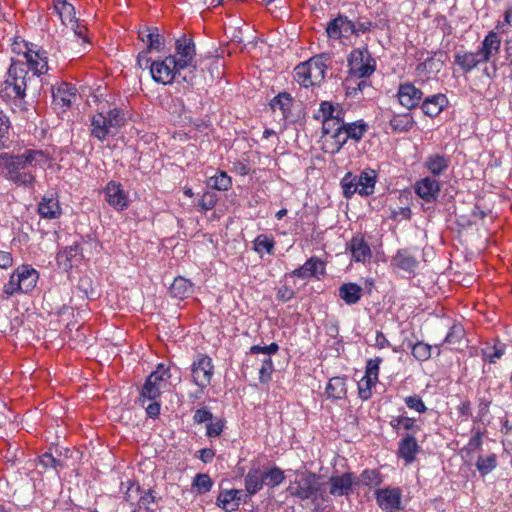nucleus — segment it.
Returning a JSON list of instances; mask_svg holds the SVG:
<instances>
[{
  "label": "nucleus",
  "instance_id": "f704fd0d",
  "mask_svg": "<svg viewBox=\"0 0 512 512\" xmlns=\"http://www.w3.org/2000/svg\"><path fill=\"white\" fill-rule=\"evenodd\" d=\"M192 293L193 284L183 277H176L170 286L171 296L180 300L189 297Z\"/></svg>",
  "mask_w": 512,
  "mask_h": 512
},
{
  "label": "nucleus",
  "instance_id": "864d4df0",
  "mask_svg": "<svg viewBox=\"0 0 512 512\" xmlns=\"http://www.w3.org/2000/svg\"><path fill=\"white\" fill-rule=\"evenodd\" d=\"M80 248L78 245L66 247L63 251H60L57 255V260L63 263L65 267L73 266V258L79 254Z\"/></svg>",
  "mask_w": 512,
  "mask_h": 512
},
{
  "label": "nucleus",
  "instance_id": "2f4dec72",
  "mask_svg": "<svg viewBox=\"0 0 512 512\" xmlns=\"http://www.w3.org/2000/svg\"><path fill=\"white\" fill-rule=\"evenodd\" d=\"M338 292L339 297L347 305H354L360 301L363 289L358 284L349 282L342 284Z\"/></svg>",
  "mask_w": 512,
  "mask_h": 512
},
{
  "label": "nucleus",
  "instance_id": "f3484780",
  "mask_svg": "<svg viewBox=\"0 0 512 512\" xmlns=\"http://www.w3.org/2000/svg\"><path fill=\"white\" fill-rule=\"evenodd\" d=\"M104 194L107 203L117 210H124L129 205L128 194L118 182H108L104 188Z\"/></svg>",
  "mask_w": 512,
  "mask_h": 512
},
{
  "label": "nucleus",
  "instance_id": "c9c22d12",
  "mask_svg": "<svg viewBox=\"0 0 512 512\" xmlns=\"http://www.w3.org/2000/svg\"><path fill=\"white\" fill-rule=\"evenodd\" d=\"M414 123V119L409 113L394 115L389 121L392 131L396 133L408 132Z\"/></svg>",
  "mask_w": 512,
  "mask_h": 512
},
{
  "label": "nucleus",
  "instance_id": "ddd939ff",
  "mask_svg": "<svg viewBox=\"0 0 512 512\" xmlns=\"http://www.w3.org/2000/svg\"><path fill=\"white\" fill-rule=\"evenodd\" d=\"M329 485V496H348L355 485V476L351 472L343 473L342 475H332L326 486Z\"/></svg>",
  "mask_w": 512,
  "mask_h": 512
},
{
  "label": "nucleus",
  "instance_id": "a878e982",
  "mask_svg": "<svg viewBox=\"0 0 512 512\" xmlns=\"http://www.w3.org/2000/svg\"><path fill=\"white\" fill-rule=\"evenodd\" d=\"M443 68V61L435 56L427 58L416 67V75L422 81H428L431 76L437 75Z\"/></svg>",
  "mask_w": 512,
  "mask_h": 512
},
{
  "label": "nucleus",
  "instance_id": "338daca9",
  "mask_svg": "<svg viewBox=\"0 0 512 512\" xmlns=\"http://www.w3.org/2000/svg\"><path fill=\"white\" fill-rule=\"evenodd\" d=\"M212 419L213 414L206 408L197 409L193 416V420L196 423H204L207 421H211Z\"/></svg>",
  "mask_w": 512,
  "mask_h": 512
},
{
  "label": "nucleus",
  "instance_id": "f8f14e48",
  "mask_svg": "<svg viewBox=\"0 0 512 512\" xmlns=\"http://www.w3.org/2000/svg\"><path fill=\"white\" fill-rule=\"evenodd\" d=\"M139 38L143 43L147 45V49L140 52L137 57V62L140 67H143V62L148 58L149 52L162 51L164 47V40L158 33V29L154 27H146L144 30L139 32Z\"/></svg>",
  "mask_w": 512,
  "mask_h": 512
},
{
  "label": "nucleus",
  "instance_id": "72a5a7b5",
  "mask_svg": "<svg viewBox=\"0 0 512 512\" xmlns=\"http://www.w3.org/2000/svg\"><path fill=\"white\" fill-rule=\"evenodd\" d=\"M263 470L260 468L250 469L245 476V488L250 495L256 494L264 486Z\"/></svg>",
  "mask_w": 512,
  "mask_h": 512
},
{
  "label": "nucleus",
  "instance_id": "2eb2a0df",
  "mask_svg": "<svg viewBox=\"0 0 512 512\" xmlns=\"http://www.w3.org/2000/svg\"><path fill=\"white\" fill-rule=\"evenodd\" d=\"M52 97L55 107L65 111L76 99V88L69 83L61 82L52 87Z\"/></svg>",
  "mask_w": 512,
  "mask_h": 512
},
{
  "label": "nucleus",
  "instance_id": "9d476101",
  "mask_svg": "<svg viewBox=\"0 0 512 512\" xmlns=\"http://www.w3.org/2000/svg\"><path fill=\"white\" fill-rule=\"evenodd\" d=\"M54 11L58 14L61 22L65 26H70L75 37L79 38L82 43H88L87 28L81 25L75 17V8L66 0H55Z\"/></svg>",
  "mask_w": 512,
  "mask_h": 512
},
{
  "label": "nucleus",
  "instance_id": "9b49d317",
  "mask_svg": "<svg viewBox=\"0 0 512 512\" xmlns=\"http://www.w3.org/2000/svg\"><path fill=\"white\" fill-rule=\"evenodd\" d=\"M213 373L212 359L207 355H200L191 365L192 381L201 392L210 385Z\"/></svg>",
  "mask_w": 512,
  "mask_h": 512
},
{
  "label": "nucleus",
  "instance_id": "49530a36",
  "mask_svg": "<svg viewBox=\"0 0 512 512\" xmlns=\"http://www.w3.org/2000/svg\"><path fill=\"white\" fill-rule=\"evenodd\" d=\"M413 357L421 362L427 361L432 355V346L419 341L415 344H409Z\"/></svg>",
  "mask_w": 512,
  "mask_h": 512
},
{
  "label": "nucleus",
  "instance_id": "774afa93",
  "mask_svg": "<svg viewBox=\"0 0 512 512\" xmlns=\"http://www.w3.org/2000/svg\"><path fill=\"white\" fill-rule=\"evenodd\" d=\"M215 205L216 199L214 195L209 193L204 194L199 201V206L205 211L213 209Z\"/></svg>",
  "mask_w": 512,
  "mask_h": 512
},
{
  "label": "nucleus",
  "instance_id": "bb28decb",
  "mask_svg": "<svg viewBox=\"0 0 512 512\" xmlns=\"http://www.w3.org/2000/svg\"><path fill=\"white\" fill-rule=\"evenodd\" d=\"M38 213L41 218L56 219L60 217L62 211L58 198L53 194L44 196L38 204Z\"/></svg>",
  "mask_w": 512,
  "mask_h": 512
},
{
  "label": "nucleus",
  "instance_id": "4be33fe9",
  "mask_svg": "<svg viewBox=\"0 0 512 512\" xmlns=\"http://www.w3.org/2000/svg\"><path fill=\"white\" fill-rule=\"evenodd\" d=\"M501 39L499 35L490 31L483 39L481 46L478 49L481 59L487 63L490 59L500 52Z\"/></svg>",
  "mask_w": 512,
  "mask_h": 512
},
{
  "label": "nucleus",
  "instance_id": "e433bc0d",
  "mask_svg": "<svg viewBox=\"0 0 512 512\" xmlns=\"http://www.w3.org/2000/svg\"><path fill=\"white\" fill-rule=\"evenodd\" d=\"M322 266V262L316 258H309L301 267L292 272L293 276L306 279L316 276L318 268Z\"/></svg>",
  "mask_w": 512,
  "mask_h": 512
},
{
  "label": "nucleus",
  "instance_id": "6ab92c4d",
  "mask_svg": "<svg viewBox=\"0 0 512 512\" xmlns=\"http://www.w3.org/2000/svg\"><path fill=\"white\" fill-rule=\"evenodd\" d=\"M418 259L409 249H399L391 259V266L402 270L409 275L415 273L418 267Z\"/></svg>",
  "mask_w": 512,
  "mask_h": 512
},
{
  "label": "nucleus",
  "instance_id": "c756f323",
  "mask_svg": "<svg viewBox=\"0 0 512 512\" xmlns=\"http://www.w3.org/2000/svg\"><path fill=\"white\" fill-rule=\"evenodd\" d=\"M325 394L332 400L344 399L347 395L346 377H332L327 383Z\"/></svg>",
  "mask_w": 512,
  "mask_h": 512
},
{
  "label": "nucleus",
  "instance_id": "09e8293b",
  "mask_svg": "<svg viewBox=\"0 0 512 512\" xmlns=\"http://www.w3.org/2000/svg\"><path fill=\"white\" fill-rule=\"evenodd\" d=\"M264 482L269 487H276L284 481V472L278 467L263 470Z\"/></svg>",
  "mask_w": 512,
  "mask_h": 512
},
{
  "label": "nucleus",
  "instance_id": "dca6fc26",
  "mask_svg": "<svg viewBox=\"0 0 512 512\" xmlns=\"http://www.w3.org/2000/svg\"><path fill=\"white\" fill-rule=\"evenodd\" d=\"M175 51L176 62L178 63V68H188L193 65V61L195 58V45L192 39L187 38L186 36H182L176 40L175 43Z\"/></svg>",
  "mask_w": 512,
  "mask_h": 512
},
{
  "label": "nucleus",
  "instance_id": "b1692460",
  "mask_svg": "<svg viewBox=\"0 0 512 512\" xmlns=\"http://www.w3.org/2000/svg\"><path fill=\"white\" fill-rule=\"evenodd\" d=\"M415 192L426 202L434 201L440 192V183L430 177L423 178L415 184Z\"/></svg>",
  "mask_w": 512,
  "mask_h": 512
},
{
  "label": "nucleus",
  "instance_id": "5701e85b",
  "mask_svg": "<svg viewBox=\"0 0 512 512\" xmlns=\"http://www.w3.org/2000/svg\"><path fill=\"white\" fill-rule=\"evenodd\" d=\"M244 493L242 490H223L217 496L216 504L225 512H233L239 508Z\"/></svg>",
  "mask_w": 512,
  "mask_h": 512
},
{
  "label": "nucleus",
  "instance_id": "423d86ee",
  "mask_svg": "<svg viewBox=\"0 0 512 512\" xmlns=\"http://www.w3.org/2000/svg\"><path fill=\"white\" fill-rule=\"evenodd\" d=\"M27 74L28 71L24 63L13 62L8 69V76L3 82L1 96L9 99L23 98L26 92Z\"/></svg>",
  "mask_w": 512,
  "mask_h": 512
},
{
  "label": "nucleus",
  "instance_id": "4468645a",
  "mask_svg": "<svg viewBox=\"0 0 512 512\" xmlns=\"http://www.w3.org/2000/svg\"><path fill=\"white\" fill-rule=\"evenodd\" d=\"M354 32V22L344 15H338L336 18L329 21L326 27L328 38L334 40H340L343 37L347 38Z\"/></svg>",
  "mask_w": 512,
  "mask_h": 512
},
{
  "label": "nucleus",
  "instance_id": "39448f33",
  "mask_svg": "<svg viewBox=\"0 0 512 512\" xmlns=\"http://www.w3.org/2000/svg\"><path fill=\"white\" fill-rule=\"evenodd\" d=\"M38 272L28 266L18 267L10 276L9 281L3 286V293L6 298L15 294L30 292L36 286Z\"/></svg>",
  "mask_w": 512,
  "mask_h": 512
},
{
  "label": "nucleus",
  "instance_id": "3c124183",
  "mask_svg": "<svg viewBox=\"0 0 512 512\" xmlns=\"http://www.w3.org/2000/svg\"><path fill=\"white\" fill-rule=\"evenodd\" d=\"M465 331L461 324H454L450 327L449 332L443 340L442 344L451 346L459 345L464 337Z\"/></svg>",
  "mask_w": 512,
  "mask_h": 512
},
{
  "label": "nucleus",
  "instance_id": "680f3d73",
  "mask_svg": "<svg viewBox=\"0 0 512 512\" xmlns=\"http://www.w3.org/2000/svg\"><path fill=\"white\" fill-rule=\"evenodd\" d=\"M348 139L349 138H348L346 129L344 128L339 133V135L335 139H333L332 144L329 145V151L328 152L331 153V154L338 153L341 150V148L346 144Z\"/></svg>",
  "mask_w": 512,
  "mask_h": 512
},
{
  "label": "nucleus",
  "instance_id": "4d7b16f0",
  "mask_svg": "<svg viewBox=\"0 0 512 512\" xmlns=\"http://www.w3.org/2000/svg\"><path fill=\"white\" fill-rule=\"evenodd\" d=\"M404 402L409 409L414 410L420 414L427 411V407L419 395L414 394L407 396L405 397Z\"/></svg>",
  "mask_w": 512,
  "mask_h": 512
},
{
  "label": "nucleus",
  "instance_id": "412c9836",
  "mask_svg": "<svg viewBox=\"0 0 512 512\" xmlns=\"http://www.w3.org/2000/svg\"><path fill=\"white\" fill-rule=\"evenodd\" d=\"M375 496L379 507L386 511L397 509L401 503V493L397 488L379 489Z\"/></svg>",
  "mask_w": 512,
  "mask_h": 512
},
{
  "label": "nucleus",
  "instance_id": "37998d69",
  "mask_svg": "<svg viewBox=\"0 0 512 512\" xmlns=\"http://www.w3.org/2000/svg\"><path fill=\"white\" fill-rule=\"evenodd\" d=\"M345 129L349 139L360 141L368 130V124L363 120L345 123Z\"/></svg>",
  "mask_w": 512,
  "mask_h": 512
},
{
  "label": "nucleus",
  "instance_id": "f257e3e1",
  "mask_svg": "<svg viewBox=\"0 0 512 512\" xmlns=\"http://www.w3.org/2000/svg\"><path fill=\"white\" fill-rule=\"evenodd\" d=\"M48 160V154L39 149H25L19 154L4 152L0 154V175L17 186L29 188L35 183L36 168Z\"/></svg>",
  "mask_w": 512,
  "mask_h": 512
},
{
  "label": "nucleus",
  "instance_id": "de8ad7c7",
  "mask_svg": "<svg viewBox=\"0 0 512 512\" xmlns=\"http://www.w3.org/2000/svg\"><path fill=\"white\" fill-rule=\"evenodd\" d=\"M275 242L272 237H269L265 234L258 235L254 240V250L258 254H262L266 252L271 255L274 252Z\"/></svg>",
  "mask_w": 512,
  "mask_h": 512
},
{
  "label": "nucleus",
  "instance_id": "052dcab7",
  "mask_svg": "<svg viewBox=\"0 0 512 512\" xmlns=\"http://www.w3.org/2000/svg\"><path fill=\"white\" fill-rule=\"evenodd\" d=\"M225 427L224 419H216L215 421H210L206 425V436L209 438L219 437Z\"/></svg>",
  "mask_w": 512,
  "mask_h": 512
},
{
  "label": "nucleus",
  "instance_id": "6e6552de",
  "mask_svg": "<svg viewBox=\"0 0 512 512\" xmlns=\"http://www.w3.org/2000/svg\"><path fill=\"white\" fill-rule=\"evenodd\" d=\"M349 72L358 78H368L376 69V62L367 48H357L348 57Z\"/></svg>",
  "mask_w": 512,
  "mask_h": 512
},
{
  "label": "nucleus",
  "instance_id": "7c9ffc66",
  "mask_svg": "<svg viewBox=\"0 0 512 512\" xmlns=\"http://www.w3.org/2000/svg\"><path fill=\"white\" fill-rule=\"evenodd\" d=\"M376 177V171L373 169H365L357 176L359 195L370 196L374 193Z\"/></svg>",
  "mask_w": 512,
  "mask_h": 512
},
{
  "label": "nucleus",
  "instance_id": "1a4fd4ad",
  "mask_svg": "<svg viewBox=\"0 0 512 512\" xmlns=\"http://www.w3.org/2000/svg\"><path fill=\"white\" fill-rule=\"evenodd\" d=\"M278 350V344L273 342L263 347L260 345H254L247 353V356H254L260 353L264 355L262 358L256 359V362L260 364L258 368L260 383L267 384L271 381L272 373L274 371V364L271 359V355L276 354Z\"/></svg>",
  "mask_w": 512,
  "mask_h": 512
},
{
  "label": "nucleus",
  "instance_id": "aec40b11",
  "mask_svg": "<svg viewBox=\"0 0 512 512\" xmlns=\"http://www.w3.org/2000/svg\"><path fill=\"white\" fill-rule=\"evenodd\" d=\"M348 250L356 262H366L372 257L370 246L361 234L352 237L348 243Z\"/></svg>",
  "mask_w": 512,
  "mask_h": 512
},
{
  "label": "nucleus",
  "instance_id": "6e6d98bb",
  "mask_svg": "<svg viewBox=\"0 0 512 512\" xmlns=\"http://www.w3.org/2000/svg\"><path fill=\"white\" fill-rule=\"evenodd\" d=\"M108 119L110 127H114L116 131L125 124V115L122 110L114 108L105 115Z\"/></svg>",
  "mask_w": 512,
  "mask_h": 512
},
{
  "label": "nucleus",
  "instance_id": "4c0bfd02",
  "mask_svg": "<svg viewBox=\"0 0 512 512\" xmlns=\"http://www.w3.org/2000/svg\"><path fill=\"white\" fill-rule=\"evenodd\" d=\"M291 103V95L289 93L283 92L271 100L270 106L273 111L279 110L282 117L286 119L290 114Z\"/></svg>",
  "mask_w": 512,
  "mask_h": 512
},
{
  "label": "nucleus",
  "instance_id": "58836bf2",
  "mask_svg": "<svg viewBox=\"0 0 512 512\" xmlns=\"http://www.w3.org/2000/svg\"><path fill=\"white\" fill-rule=\"evenodd\" d=\"M382 476L376 469H365L355 480V486L363 485L367 487H376L382 483Z\"/></svg>",
  "mask_w": 512,
  "mask_h": 512
},
{
  "label": "nucleus",
  "instance_id": "0e129e2a",
  "mask_svg": "<svg viewBox=\"0 0 512 512\" xmlns=\"http://www.w3.org/2000/svg\"><path fill=\"white\" fill-rule=\"evenodd\" d=\"M400 421L402 422V429L411 431L412 433H418L421 427L416 423L415 418L401 415Z\"/></svg>",
  "mask_w": 512,
  "mask_h": 512
},
{
  "label": "nucleus",
  "instance_id": "cd10ccee",
  "mask_svg": "<svg viewBox=\"0 0 512 512\" xmlns=\"http://www.w3.org/2000/svg\"><path fill=\"white\" fill-rule=\"evenodd\" d=\"M448 99L444 94H435L424 99L421 109L429 117L438 116L447 106Z\"/></svg>",
  "mask_w": 512,
  "mask_h": 512
},
{
  "label": "nucleus",
  "instance_id": "c03bdc74",
  "mask_svg": "<svg viewBox=\"0 0 512 512\" xmlns=\"http://www.w3.org/2000/svg\"><path fill=\"white\" fill-rule=\"evenodd\" d=\"M208 185L219 191H226L232 185L231 177L223 171H218L214 176L208 180Z\"/></svg>",
  "mask_w": 512,
  "mask_h": 512
},
{
  "label": "nucleus",
  "instance_id": "8fccbe9b",
  "mask_svg": "<svg viewBox=\"0 0 512 512\" xmlns=\"http://www.w3.org/2000/svg\"><path fill=\"white\" fill-rule=\"evenodd\" d=\"M343 194L346 198H351L355 193L359 194V187L357 184V175L347 173L341 180Z\"/></svg>",
  "mask_w": 512,
  "mask_h": 512
},
{
  "label": "nucleus",
  "instance_id": "69168bd1",
  "mask_svg": "<svg viewBox=\"0 0 512 512\" xmlns=\"http://www.w3.org/2000/svg\"><path fill=\"white\" fill-rule=\"evenodd\" d=\"M336 111V105H333L329 101H323L320 104L319 113L321 114L322 120L324 119H332Z\"/></svg>",
  "mask_w": 512,
  "mask_h": 512
},
{
  "label": "nucleus",
  "instance_id": "393cba45",
  "mask_svg": "<svg viewBox=\"0 0 512 512\" xmlns=\"http://www.w3.org/2000/svg\"><path fill=\"white\" fill-rule=\"evenodd\" d=\"M420 451V446L413 434H406L398 443V455L405 460L407 464L416 459Z\"/></svg>",
  "mask_w": 512,
  "mask_h": 512
},
{
  "label": "nucleus",
  "instance_id": "c85d7f7f",
  "mask_svg": "<svg viewBox=\"0 0 512 512\" xmlns=\"http://www.w3.org/2000/svg\"><path fill=\"white\" fill-rule=\"evenodd\" d=\"M454 59L455 64H457L466 73L476 68L479 64L485 63L481 59L478 51L457 52L454 56Z\"/></svg>",
  "mask_w": 512,
  "mask_h": 512
},
{
  "label": "nucleus",
  "instance_id": "a18cd8bd",
  "mask_svg": "<svg viewBox=\"0 0 512 512\" xmlns=\"http://www.w3.org/2000/svg\"><path fill=\"white\" fill-rule=\"evenodd\" d=\"M505 353V344L496 343L482 349V358L489 363H496Z\"/></svg>",
  "mask_w": 512,
  "mask_h": 512
},
{
  "label": "nucleus",
  "instance_id": "f03ea898",
  "mask_svg": "<svg viewBox=\"0 0 512 512\" xmlns=\"http://www.w3.org/2000/svg\"><path fill=\"white\" fill-rule=\"evenodd\" d=\"M287 491L300 500H310L313 512H325L332 508L331 497L327 493L326 482L310 471L297 472L295 479L290 482Z\"/></svg>",
  "mask_w": 512,
  "mask_h": 512
},
{
  "label": "nucleus",
  "instance_id": "79ce46f5",
  "mask_svg": "<svg viewBox=\"0 0 512 512\" xmlns=\"http://www.w3.org/2000/svg\"><path fill=\"white\" fill-rule=\"evenodd\" d=\"M426 165L433 175H440L448 168L449 160L443 155L435 154L427 159Z\"/></svg>",
  "mask_w": 512,
  "mask_h": 512
},
{
  "label": "nucleus",
  "instance_id": "e2e57ef3",
  "mask_svg": "<svg viewBox=\"0 0 512 512\" xmlns=\"http://www.w3.org/2000/svg\"><path fill=\"white\" fill-rule=\"evenodd\" d=\"M40 464L45 468H58L62 467L60 460L56 459L51 453H44L40 459Z\"/></svg>",
  "mask_w": 512,
  "mask_h": 512
},
{
  "label": "nucleus",
  "instance_id": "7ed1b4c3",
  "mask_svg": "<svg viewBox=\"0 0 512 512\" xmlns=\"http://www.w3.org/2000/svg\"><path fill=\"white\" fill-rule=\"evenodd\" d=\"M142 68L149 69L152 79L163 85H169L173 82L179 83L187 80L185 76L181 75V71L183 69L178 68V63L173 55L154 61L146 59L143 62Z\"/></svg>",
  "mask_w": 512,
  "mask_h": 512
},
{
  "label": "nucleus",
  "instance_id": "5fc2aeb1",
  "mask_svg": "<svg viewBox=\"0 0 512 512\" xmlns=\"http://www.w3.org/2000/svg\"><path fill=\"white\" fill-rule=\"evenodd\" d=\"M378 381L373 380L372 378H368L367 376H363L362 379L358 382V394L362 400H368L372 393L371 389L376 385Z\"/></svg>",
  "mask_w": 512,
  "mask_h": 512
},
{
  "label": "nucleus",
  "instance_id": "a19ab883",
  "mask_svg": "<svg viewBox=\"0 0 512 512\" xmlns=\"http://www.w3.org/2000/svg\"><path fill=\"white\" fill-rule=\"evenodd\" d=\"M155 503V491L148 489L139 497L136 507L131 512H155V509L151 507Z\"/></svg>",
  "mask_w": 512,
  "mask_h": 512
},
{
  "label": "nucleus",
  "instance_id": "20e7f679",
  "mask_svg": "<svg viewBox=\"0 0 512 512\" xmlns=\"http://www.w3.org/2000/svg\"><path fill=\"white\" fill-rule=\"evenodd\" d=\"M326 60V55L321 54L297 65L294 69V79L306 88L320 84L325 78Z\"/></svg>",
  "mask_w": 512,
  "mask_h": 512
},
{
  "label": "nucleus",
  "instance_id": "603ef678",
  "mask_svg": "<svg viewBox=\"0 0 512 512\" xmlns=\"http://www.w3.org/2000/svg\"><path fill=\"white\" fill-rule=\"evenodd\" d=\"M497 465V458L495 454L487 457H479L476 461V468L479 473L484 476L489 474Z\"/></svg>",
  "mask_w": 512,
  "mask_h": 512
},
{
  "label": "nucleus",
  "instance_id": "473e14b6",
  "mask_svg": "<svg viewBox=\"0 0 512 512\" xmlns=\"http://www.w3.org/2000/svg\"><path fill=\"white\" fill-rule=\"evenodd\" d=\"M28 66L36 75L44 74L48 71V61L45 51H29L26 53Z\"/></svg>",
  "mask_w": 512,
  "mask_h": 512
},
{
  "label": "nucleus",
  "instance_id": "bf43d9fd",
  "mask_svg": "<svg viewBox=\"0 0 512 512\" xmlns=\"http://www.w3.org/2000/svg\"><path fill=\"white\" fill-rule=\"evenodd\" d=\"M193 485L198 489L200 494L207 493L212 488V480L207 474H197L194 478Z\"/></svg>",
  "mask_w": 512,
  "mask_h": 512
},
{
  "label": "nucleus",
  "instance_id": "0eeeda50",
  "mask_svg": "<svg viewBox=\"0 0 512 512\" xmlns=\"http://www.w3.org/2000/svg\"><path fill=\"white\" fill-rule=\"evenodd\" d=\"M170 377L169 368L164 364H159L156 370L148 376L143 385L140 393V401L142 404H144L146 400H156L162 390L167 386Z\"/></svg>",
  "mask_w": 512,
  "mask_h": 512
},
{
  "label": "nucleus",
  "instance_id": "ea45409f",
  "mask_svg": "<svg viewBox=\"0 0 512 512\" xmlns=\"http://www.w3.org/2000/svg\"><path fill=\"white\" fill-rule=\"evenodd\" d=\"M91 135L100 141L108 136V128L105 126V115L98 113L91 119Z\"/></svg>",
  "mask_w": 512,
  "mask_h": 512
},
{
  "label": "nucleus",
  "instance_id": "13d9d810",
  "mask_svg": "<svg viewBox=\"0 0 512 512\" xmlns=\"http://www.w3.org/2000/svg\"><path fill=\"white\" fill-rule=\"evenodd\" d=\"M383 359L381 357L371 358L366 362L365 367V376L368 378H372L373 380L378 381L379 376V368Z\"/></svg>",
  "mask_w": 512,
  "mask_h": 512
},
{
  "label": "nucleus",
  "instance_id": "a211bd4d",
  "mask_svg": "<svg viewBox=\"0 0 512 512\" xmlns=\"http://www.w3.org/2000/svg\"><path fill=\"white\" fill-rule=\"evenodd\" d=\"M397 96L399 99V103L403 107L411 110L418 106L422 99L423 92L421 91V89L416 88L411 83H404L400 84Z\"/></svg>",
  "mask_w": 512,
  "mask_h": 512
}]
</instances>
